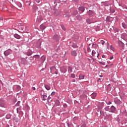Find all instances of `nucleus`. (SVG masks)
Segmentation results:
<instances>
[{"label": "nucleus", "mask_w": 127, "mask_h": 127, "mask_svg": "<svg viewBox=\"0 0 127 127\" xmlns=\"http://www.w3.org/2000/svg\"><path fill=\"white\" fill-rule=\"evenodd\" d=\"M84 52H85V54H87V52L86 51H85Z\"/></svg>", "instance_id": "47"}, {"label": "nucleus", "mask_w": 127, "mask_h": 127, "mask_svg": "<svg viewBox=\"0 0 127 127\" xmlns=\"http://www.w3.org/2000/svg\"><path fill=\"white\" fill-rule=\"evenodd\" d=\"M20 104V101H18V102H17L16 105H17V106H19V104Z\"/></svg>", "instance_id": "32"}, {"label": "nucleus", "mask_w": 127, "mask_h": 127, "mask_svg": "<svg viewBox=\"0 0 127 127\" xmlns=\"http://www.w3.org/2000/svg\"><path fill=\"white\" fill-rule=\"evenodd\" d=\"M34 8H35V9H37L38 8L36 6H34Z\"/></svg>", "instance_id": "45"}, {"label": "nucleus", "mask_w": 127, "mask_h": 127, "mask_svg": "<svg viewBox=\"0 0 127 127\" xmlns=\"http://www.w3.org/2000/svg\"><path fill=\"white\" fill-rule=\"evenodd\" d=\"M9 54H10V52L8 51H5L4 52V55H5V56H8V55H9Z\"/></svg>", "instance_id": "6"}, {"label": "nucleus", "mask_w": 127, "mask_h": 127, "mask_svg": "<svg viewBox=\"0 0 127 127\" xmlns=\"http://www.w3.org/2000/svg\"><path fill=\"white\" fill-rule=\"evenodd\" d=\"M111 104H112V102L111 101H109L107 105H111Z\"/></svg>", "instance_id": "33"}, {"label": "nucleus", "mask_w": 127, "mask_h": 127, "mask_svg": "<svg viewBox=\"0 0 127 127\" xmlns=\"http://www.w3.org/2000/svg\"><path fill=\"white\" fill-rule=\"evenodd\" d=\"M105 111H109L110 106H107L106 107H105Z\"/></svg>", "instance_id": "19"}, {"label": "nucleus", "mask_w": 127, "mask_h": 127, "mask_svg": "<svg viewBox=\"0 0 127 127\" xmlns=\"http://www.w3.org/2000/svg\"><path fill=\"white\" fill-rule=\"evenodd\" d=\"M71 55H72V56L75 57L77 56V52H76L75 51H73L71 52Z\"/></svg>", "instance_id": "3"}, {"label": "nucleus", "mask_w": 127, "mask_h": 127, "mask_svg": "<svg viewBox=\"0 0 127 127\" xmlns=\"http://www.w3.org/2000/svg\"><path fill=\"white\" fill-rule=\"evenodd\" d=\"M10 115L9 114H7L6 116V119H7V120H8L9 119H10Z\"/></svg>", "instance_id": "18"}, {"label": "nucleus", "mask_w": 127, "mask_h": 127, "mask_svg": "<svg viewBox=\"0 0 127 127\" xmlns=\"http://www.w3.org/2000/svg\"><path fill=\"white\" fill-rule=\"evenodd\" d=\"M110 60H112V59H114V57L113 56H111L110 58Z\"/></svg>", "instance_id": "36"}, {"label": "nucleus", "mask_w": 127, "mask_h": 127, "mask_svg": "<svg viewBox=\"0 0 127 127\" xmlns=\"http://www.w3.org/2000/svg\"><path fill=\"white\" fill-rule=\"evenodd\" d=\"M31 55V54L30 53L27 54L28 56H30Z\"/></svg>", "instance_id": "41"}, {"label": "nucleus", "mask_w": 127, "mask_h": 127, "mask_svg": "<svg viewBox=\"0 0 127 127\" xmlns=\"http://www.w3.org/2000/svg\"><path fill=\"white\" fill-rule=\"evenodd\" d=\"M21 114H22V115H23V112H21Z\"/></svg>", "instance_id": "48"}, {"label": "nucleus", "mask_w": 127, "mask_h": 127, "mask_svg": "<svg viewBox=\"0 0 127 127\" xmlns=\"http://www.w3.org/2000/svg\"><path fill=\"white\" fill-rule=\"evenodd\" d=\"M56 70V68H55V66H52L51 67V71L53 72V71H55Z\"/></svg>", "instance_id": "16"}, {"label": "nucleus", "mask_w": 127, "mask_h": 127, "mask_svg": "<svg viewBox=\"0 0 127 127\" xmlns=\"http://www.w3.org/2000/svg\"><path fill=\"white\" fill-rule=\"evenodd\" d=\"M76 18H77V19H78V20H81V19H82V17H81L80 15H78L77 16H76Z\"/></svg>", "instance_id": "14"}, {"label": "nucleus", "mask_w": 127, "mask_h": 127, "mask_svg": "<svg viewBox=\"0 0 127 127\" xmlns=\"http://www.w3.org/2000/svg\"><path fill=\"white\" fill-rule=\"evenodd\" d=\"M45 87L46 88V90H48V91H49V90H50L51 89L50 86L49 85H45Z\"/></svg>", "instance_id": "15"}, {"label": "nucleus", "mask_w": 127, "mask_h": 127, "mask_svg": "<svg viewBox=\"0 0 127 127\" xmlns=\"http://www.w3.org/2000/svg\"><path fill=\"white\" fill-rule=\"evenodd\" d=\"M52 96H54L55 95V92H53L51 93Z\"/></svg>", "instance_id": "29"}, {"label": "nucleus", "mask_w": 127, "mask_h": 127, "mask_svg": "<svg viewBox=\"0 0 127 127\" xmlns=\"http://www.w3.org/2000/svg\"><path fill=\"white\" fill-rule=\"evenodd\" d=\"M84 78H85V75L83 74H80L79 76V79H80V80H83V79H84Z\"/></svg>", "instance_id": "8"}, {"label": "nucleus", "mask_w": 127, "mask_h": 127, "mask_svg": "<svg viewBox=\"0 0 127 127\" xmlns=\"http://www.w3.org/2000/svg\"><path fill=\"white\" fill-rule=\"evenodd\" d=\"M73 13H74V15H76V14H77L78 13V12H77V11H74L73 12Z\"/></svg>", "instance_id": "30"}, {"label": "nucleus", "mask_w": 127, "mask_h": 127, "mask_svg": "<svg viewBox=\"0 0 127 127\" xmlns=\"http://www.w3.org/2000/svg\"><path fill=\"white\" fill-rule=\"evenodd\" d=\"M14 37H15V38H16L17 39H20L21 37L20 36H19V35L15 34L14 35Z\"/></svg>", "instance_id": "5"}, {"label": "nucleus", "mask_w": 127, "mask_h": 127, "mask_svg": "<svg viewBox=\"0 0 127 127\" xmlns=\"http://www.w3.org/2000/svg\"><path fill=\"white\" fill-rule=\"evenodd\" d=\"M99 55H100V54L98 53V55H97V58H99Z\"/></svg>", "instance_id": "44"}, {"label": "nucleus", "mask_w": 127, "mask_h": 127, "mask_svg": "<svg viewBox=\"0 0 127 127\" xmlns=\"http://www.w3.org/2000/svg\"><path fill=\"white\" fill-rule=\"evenodd\" d=\"M45 57L44 56H42L41 58V60L42 61V62H44V61H45Z\"/></svg>", "instance_id": "17"}, {"label": "nucleus", "mask_w": 127, "mask_h": 127, "mask_svg": "<svg viewBox=\"0 0 127 127\" xmlns=\"http://www.w3.org/2000/svg\"><path fill=\"white\" fill-rule=\"evenodd\" d=\"M122 25H123V27H126V24H125V23H123Z\"/></svg>", "instance_id": "34"}, {"label": "nucleus", "mask_w": 127, "mask_h": 127, "mask_svg": "<svg viewBox=\"0 0 127 127\" xmlns=\"http://www.w3.org/2000/svg\"><path fill=\"white\" fill-rule=\"evenodd\" d=\"M72 82H76V80H75V79H72Z\"/></svg>", "instance_id": "42"}, {"label": "nucleus", "mask_w": 127, "mask_h": 127, "mask_svg": "<svg viewBox=\"0 0 127 127\" xmlns=\"http://www.w3.org/2000/svg\"><path fill=\"white\" fill-rule=\"evenodd\" d=\"M17 89H20V86H17Z\"/></svg>", "instance_id": "43"}, {"label": "nucleus", "mask_w": 127, "mask_h": 127, "mask_svg": "<svg viewBox=\"0 0 127 127\" xmlns=\"http://www.w3.org/2000/svg\"><path fill=\"white\" fill-rule=\"evenodd\" d=\"M73 47H76V46H73Z\"/></svg>", "instance_id": "50"}, {"label": "nucleus", "mask_w": 127, "mask_h": 127, "mask_svg": "<svg viewBox=\"0 0 127 127\" xmlns=\"http://www.w3.org/2000/svg\"><path fill=\"white\" fill-rule=\"evenodd\" d=\"M17 112H18V109H17Z\"/></svg>", "instance_id": "52"}, {"label": "nucleus", "mask_w": 127, "mask_h": 127, "mask_svg": "<svg viewBox=\"0 0 127 127\" xmlns=\"http://www.w3.org/2000/svg\"><path fill=\"white\" fill-rule=\"evenodd\" d=\"M105 57H106V56H105L104 55L102 56V58H105Z\"/></svg>", "instance_id": "40"}, {"label": "nucleus", "mask_w": 127, "mask_h": 127, "mask_svg": "<svg viewBox=\"0 0 127 127\" xmlns=\"http://www.w3.org/2000/svg\"><path fill=\"white\" fill-rule=\"evenodd\" d=\"M100 64H101V65H105V63L102 62H99Z\"/></svg>", "instance_id": "26"}, {"label": "nucleus", "mask_w": 127, "mask_h": 127, "mask_svg": "<svg viewBox=\"0 0 127 127\" xmlns=\"http://www.w3.org/2000/svg\"><path fill=\"white\" fill-rule=\"evenodd\" d=\"M40 28L42 29V30H44L46 27L44 25H41L40 26Z\"/></svg>", "instance_id": "11"}, {"label": "nucleus", "mask_w": 127, "mask_h": 127, "mask_svg": "<svg viewBox=\"0 0 127 127\" xmlns=\"http://www.w3.org/2000/svg\"><path fill=\"white\" fill-rule=\"evenodd\" d=\"M1 107H3L2 105H0Z\"/></svg>", "instance_id": "51"}, {"label": "nucleus", "mask_w": 127, "mask_h": 127, "mask_svg": "<svg viewBox=\"0 0 127 127\" xmlns=\"http://www.w3.org/2000/svg\"><path fill=\"white\" fill-rule=\"evenodd\" d=\"M86 22L88 24H91V23H94V22H96L95 21H93V20H91L90 19H86Z\"/></svg>", "instance_id": "2"}, {"label": "nucleus", "mask_w": 127, "mask_h": 127, "mask_svg": "<svg viewBox=\"0 0 127 127\" xmlns=\"http://www.w3.org/2000/svg\"><path fill=\"white\" fill-rule=\"evenodd\" d=\"M8 127H9V126H8Z\"/></svg>", "instance_id": "53"}, {"label": "nucleus", "mask_w": 127, "mask_h": 127, "mask_svg": "<svg viewBox=\"0 0 127 127\" xmlns=\"http://www.w3.org/2000/svg\"><path fill=\"white\" fill-rule=\"evenodd\" d=\"M99 81H100V82H102V80H101V78H99L97 80V82H99Z\"/></svg>", "instance_id": "38"}, {"label": "nucleus", "mask_w": 127, "mask_h": 127, "mask_svg": "<svg viewBox=\"0 0 127 127\" xmlns=\"http://www.w3.org/2000/svg\"><path fill=\"white\" fill-rule=\"evenodd\" d=\"M72 67L68 66V73H72Z\"/></svg>", "instance_id": "9"}, {"label": "nucleus", "mask_w": 127, "mask_h": 127, "mask_svg": "<svg viewBox=\"0 0 127 127\" xmlns=\"http://www.w3.org/2000/svg\"><path fill=\"white\" fill-rule=\"evenodd\" d=\"M66 71H67V70L66 69H64V70L62 72H63L64 73H65Z\"/></svg>", "instance_id": "37"}, {"label": "nucleus", "mask_w": 127, "mask_h": 127, "mask_svg": "<svg viewBox=\"0 0 127 127\" xmlns=\"http://www.w3.org/2000/svg\"><path fill=\"white\" fill-rule=\"evenodd\" d=\"M79 10H80V11H82V12H84L85 11V7L84 6H80L78 8Z\"/></svg>", "instance_id": "4"}, {"label": "nucleus", "mask_w": 127, "mask_h": 127, "mask_svg": "<svg viewBox=\"0 0 127 127\" xmlns=\"http://www.w3.org/2000/svg\"><path fill=\"white\" fill-rule=\"evenodd\" d=\"M35 1H36L37 3H39L40 2V0H35Z\"/></svg>", "instance_id": "28"}, {"label": "nucleus", "mask_w": 127, "mask_h": 127, "mask_svg": "<svg viewBox=\"0 0 127 127\" xmlns=\"http://www.w3.org/2000/svg\"><path fill=\"white\" fill-rule=\"evenodd\" d=\"M81 127H86V124H83L81 126Z\"/></svg>", "instance_id": "27"}, {"label": "nucleus", "mask_w": 127, "mask_h": 127, "mask_svg": "<svg viewBox=\"0 0 127 127\" xmlns=\"http://www.w3.org/2000/svg\"><path fill=\"white\" fill-rule=\"evenodd\" d=\"M62 28L64 30H66V29L65 28V27L64 26H62Z\"/></svg>", "instance_id": "31"}, {"label": "nucleus", "mask_w": 127, "mask_h": 127, "mask_svg": "<svg viewBox=\"0 0 127 127\" xmlns=\"http://www.w3.org/2000/svg\"><path fill=\"white\" fill-rule=\"evenodd\" d=\"M109 112H111V113H115L116 112V107L114 106H112Z\"/></svg>", "instance_id": "1"}, {"label": "nucleus", "mask_w": 127, "mask_h": 127, "mask_svg": "<svg viewBox=\"0 0 127 127\" xmlns=\"http://www.w3.org/2000/svg\"><path fill=\"white\" fill-rule=\"evenodd\" d=\"M91 54L92 56H95V54H96V52L94 50H93Z\"/></svg>", "instance_id": "21"}, {"label": "nucleus", "mask_w": 127, "mask_h": 127, "mask_svg": "<svg viewBox=\"0 0 127 127\" xmlns=\"http://www.w3.org/2000/svg\"><path fill=\"white\" fill-rule=\"evenodd\" d=\"M42 20V18L41 17H39L37 20V22H38V23L41 22Z\"/></svg>", "instance_id": "13"}, {"label": "nucleus", "mask_w": 127, "mask_h": 127, "mask_svg": "<svg viewBox=\"0 0 127 127\" xmlns=\"http://www.w3.org/2000/svg\"><path fill=\"white\" fill-rule=\"evenodd\" d=\"M56 74H58V72H57V71H56Z\"/></svg>", "instance_id": "46"}, {"label": "nucleus", "mask_w": 127, "mask_h": 127, "mask_svg": "<svg viewBox=\"0 0 127 127\" xmlns=\"http://www.w3.org/2000/svg\"><path fill=\"white\" fill-rule=\"evenodd\" d=\"M92 46H93L94 48H96V47H97L98 46V45L93 44H92Z\"/></svg>", "instance_id": "23"}, {"label": "nucleus", "mask_w": 127, "mask_h": 127, "mask_svg": "<svg viewBox=\"0 0 127 127\" xmlns=\"http://www.w3.org/2000/svg\"><path fill=\"white\" fill-rule=\"evenodd\" d=\"M32 90H34V91H35V90H36V88L34 87H32Z\"/></svg>", "instance_id": "39"}, {"label": "nucleus", "mask_w": 127, "mask_h": 127, "mask_svg": "<svg viewBox=\"0 0 127 127\" xmlns=\"http://www.w3.org/2000/svg\"><path fill=\"white\" fill-rule=\"evenodd\" d=\"M87 52L88 53L91 52H92V50H91V48H90V47H88L87 48Z\"/></svg>", "instance_id": "20"}, {"label": "nucleus", "mask_w": 127, "mask_h": 127, "mask_svg": "<svg viewBox=\"0 0 127 127\" xmlns=\"http://www.w3.org/2000/svg\"><path fill=\"white\" fill-rule=\"evenodd\" d=\"M100 42H101V44H102V45H104L105 44V41H103V40H101V41H100Z\"/></svg>", "instance_id": "24"}, {"label": "nucleus", "mask_w": 127, "mask_h": 127, "mask_svg": "<svg viewBox=\"0 0 127 127\" xmlns=\"http://www.w3.org/2000/svg\"><path fill=\"white\" fill-rule=\"evenodd\" d=\"M115 31H116L117 32H119V29L116 28V29H115Z\"/></svg>", "instance_id": "35"}, {"label": "nucleus", "mask_w": 127, "mask_h": 127, "mask_svg": "<svg viewBox=\"0 0 127 127\" xmlns=\"http://www.w3.org/2000/svg\"><path fill=\"white\" fill-rule=\"evenodd\" d=\"M84 98H86V95H84Z\"/></svg>", "instance_id": "49"}, {"label": "nucleus", "mask_w": 127, "mask_h": 127, "mask_svg": "<svg viewBox=\"0 0 127 127\" xmlns=\"http://www.w3.org/2000/svg\"><path fill=\"white\" fill-rule=\"evenodd\" d=\"M96 96H97V94L93 93V94H91V98H92V99H95Z\"/></svg>", "instance_id": "10"}, {"label": "nucleus", "mask_w": 127, "mask_h": 127, "mask_svg": "<svg viewBox=\"0 0 127 127\" xmlns=\"http://www.w3.org/2000/svg\"><path fill=\"white\" fill-rule=\"evenodd\" d=\"M71 78H75V74L72 73L71 74Z\"/></svg>", "instance_id": "25"}, {"label": "nucleus", "mask_w": 127, "mask_h": 127, "mask_svg": "<svg viewBox=\"0 0 127 127\" xmlns=\"http://www.w3.org/2000/svg\"><path fill=\"white\" fill-rule=\"evenodd\" d=\"M88 14L89 15H94V14H95V13L93 11L89 10L88 11Z\"/></svg>", "instance_id": "7"}, {"label": "nucleus", "mask_w": 127, "mask_h": 127, "mask_svg": "<svg viewBox=\"0 0 127 127\" xmlns=\"http://www.w3.org/2000/svg\"><path fill=\"white\" fill-rule=\"evenodd\" d=\"M110 49L111 50H112V51H115V48L113 46H110Z\"/></svg>", "instance_id": "22"}, {"label": "nucleus", "mask_w": 127, "mask_h": 127, "mask_svg": "<svg viewBox=\"0 0 127 127\" xmlns=\"http://www.w3.org/2000/svg\"><path fill=\"white\" fill-rule=\"evenodd\" d=\"M47 99V95L44 94L43 95V101H46Z\"/></svg>", "instance_id": "12"}]
</instances>
